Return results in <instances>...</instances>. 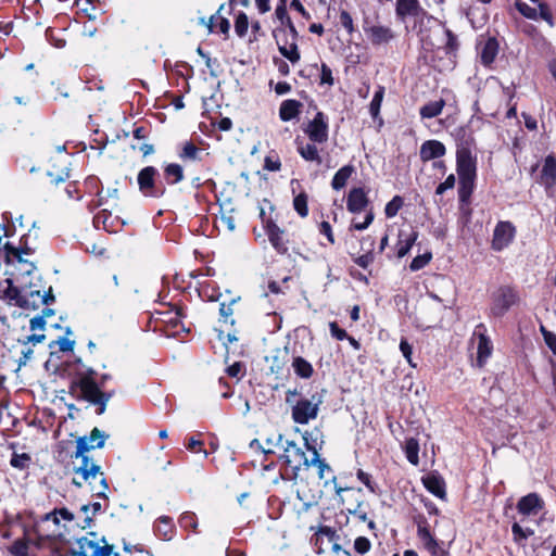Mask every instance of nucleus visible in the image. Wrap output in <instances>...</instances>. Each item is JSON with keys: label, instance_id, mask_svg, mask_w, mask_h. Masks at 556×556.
Instances as JSON below:
<instances>
[{"label": "nucleus", "instance_id": "40", "mask_svg": "<svg viewBox=\"0 0 556 556\" xmlns=\"http://www.w3.org/2000/svg\"><path fill=\"white\" fill-rule=\"evenodd\" d=\"M473 182L475 179L459 180L458 195L460 202L466 203L469 201V198L473 191Z\"/></svg>", "mask_w": 556, "mask_h": 556}, {"label": "nucleus", "instance_id": "47", "mask_svg": "<svg viewBox=\"0 0 556 556\" xmlns=\"http://www.w3.org/2000/svg\"><path fill=\"white\" fill-rule=\"evenodd\" d=\"M55 345L59 346L61 352H70L73 351L75 341L62 337L49 343L50 349H53Z\"/></svg>", "mask_w": 556, "mask_h": 556}, {"label": "nucleus", "instance_id": "3", "mask_svg": "<svg viewBox=\"0 0 556 556\" xmlns=\"http://www.w3.org/2000/svg\"><path fill=\"white\" fill-rule=\"evenodd\" d=\"M78 458H80V465L74 467V472L79 475L85 482H90V478H100L99 485H92V493L98 497L106 498L109 484L101 467L92 463L86 453Z\"/></svg>", "mask_w": 556, "mask_h": 556}, {"label": "nucleus", "instance_id": "17", "mask_svg": "<svg viewBox=\"0 0 556 556\" xmlns=\"http://www.w3.org/2000/svg\"><path fill=\"white\" fill-rule=\"evenodd\" d=\"M543 508L544 502L536 493H529L517 503L518 511L525 516L538 515Z\"/></svg>", "mask_w": 556, "mask_h": 556}, {"label": "nucleus", "instance_id": "24", "mask_svg": "<svg viewBox=\"0 0 556 556\" xmlns=\"http://www.w3.org/2000/svg\"><path fill=\"white\" fill-rule=\"evenodd\" d=\"M304 440H305V446L308 451H312L313 452V458L309 460V467L311 466H316L317 469H318V477L319 479H324L325 478V471H331V468L330 466L326 463L325 459H321L319 457V453L317 451V448L314 446V445H311L309 442H308V439H307V432L305 433V435L303 437Z\"/></svg>", "mask_w": 556, "mask_h": 556}, {"label": "nucleus", "instance_id": "11", "mask_svg": "<svg viewBox=\"0 0 556 556\" xmlns=\"http://www.w3.org/2000/svg\"><path fill=\"white\" fill-rule=\"evenodd\" d=\"M515 227L510 222H498L493 231L492 249L494 251H502L507 248L514 237Z\"/></svg>", "mask_w": 556, "mask_h": 556}, {"label": "nucleus", "instance_id": "38", "mask_svg": "<svg viewBox=\"0 0 556 556\" xmlns=\"http://www.w3.org/2000/svg\"><path fill=\"white\" fill-rule=\"evenodd\" d=\"M293 207L295 212L301 217H306L308 214V207H307V194L305 192H301L298 194L293 200Z\"/></svg>", "mask_w": 556, "mask_h": 556}, {"label": "nucleus", "instance_id": "30", "mask_svg": "<svg viewBox=\"0 0 556 556\" xmlns=\"http://www.w3.org/2000/svg\"><path fill=\"white\" fill-rule=\"evenodd\" d=\"M154 529L163 540H170L174 532L172 518L167 516L160 517L155 522Z\"/></svg>", "mask_w": 556, "mask_h": 556}, {"label": "nucleus", "instance_id": "32", "mask_svg": "<svg viewBox=\"0 0 556 556\" xmlns=\"http://www.w3.org/2000/svg\"><path fill=\"white\" fill-rule=\"evenodd\" d=\"M164 176L168 184H178L184 179V169L179 164L172 163L164 168Z\"/></svg>", "mask_w": 556, "mask_h": 556}, {"label": "nucleus", "instance_id": "6", "mask_svg": "<svg viewBox=\"0 0 556 556\" xmlns=\"http://www.w3.org/2000/svg\"><path fill=\"white\" fill-rule=\"evenodd\" d=\"M157 174V169L153 166H147L139 172L137 182L139 190L146 197L160 198L165 193V188L155 184Z\"/></svg>", "mask_w": 556, "mask_h": 556}, {"label": "nucleus", "instance_id": "34", "mask_svg": "<svg viewBox=\"0 0 556 556\" xmlns=\"http://www.w3.org/2000/svg\"><path fill=\"white\" fill-rule=\"evenodd\" d=\"M418 453H419L418 441L416 439H414V438H410V439L406 440V442H405V454H406L407 460L412 465H415V466L418 465V463H419Z\"/></svg>", "mask_w": 556, "mask_h": 556}, {"label": "nucleus", "instance_id": "43", "mask_svg": "<svg viewBox=\"0 0 556 556\" xmlns=\"http://www.w3.org/2000/svg\"><path fill=\"white\" fill-rule=\"evenodd\" d=\"M517 10L527 18L538 20V11L536 9L530 7L526 2L517 0L515 3Z\"/></svg>", "mask_w": 556, "mask_h": 556}, {"label": "nucleus", "instance_id": "19", "mask_svg": "<svg viewBox=\"0 0 556 556\" xmlns=\"http://www.w3.org/2000/svg\"><path fill=\"white\" fill-rule=\"evenodd\" d=\"M445 146L439 140H427L425 141L419 151L420 160L428 162L434 159L442 157L445 155Z\"/></svg>", "mask_w": 556, "mask_h": 556}, {"label": "nucleus", "instance_id": "39", "mask_svg": "<svg viewBox=\"0 0 556 556\" xmlns=\"http://www.w3.org/2000/svg\"><path fill=\"white\" fill-rule=\"evenodd\" d=\"M384 88L380 86L371 99V102L369 104V112L374 118H376L380 112Z\"/></svg>", "mask_w": 556, "mask_h": 556}, {"label": "nucleus", "instance_id": "21", "mask_svg": "<svg viewBox=\"0 0 556 556\" xmlns=\"http://www.w3.org/2000/svg\"><path fill=\"white\" fill-rule=\"evenodd\" d=\"M541 180L547 187H552L556 184V159L552 154L547 155L544 160L541 170Z\"/></svg>", "mask_w": 556, "mask_h": 556}, {"label": "nucleus", "instance_id": "42", "mask_svg": "<svg viewBox=\"0 0 556 556\" xmlns=\"http://www.w3.org/2000/svg\"><path fill=\"white\" fill-rule=\"evenodd\" d=\"M431 258L432 254L430 252L415 256L409 265L410 270L417 271L424 268L431 261Z\"/></svg>", "mask_w": 556, "mask_h": 556}, {"label": "nucleus", "instance_id": "33", "mask_svg": "<svg viewBox=\"0 0 556 556\" xmlns=\"http://www.w3.org/2000/svg\"><path fill=\"white\" fill-rule=\"evenodd\" d=\"M492 353V343L491 340L488 338V336H481L480 339H478V364L479 366H482L485 362V359L491 355Z\"/></svg>", "mask_w": 556, "mask_h": 556}, {"label": "nucleus", "instance_id": "15", "mask_svg": "<svg viewBox=\"0 0 556 556\" xmlns=\"http://www.w3.org/2000/svg\"><path fill=\"white\" fill-rule=\"evenodd\" d=\"M3 249L7 264L22 262L23 255H30L35 251V249L28 245L26 236L21 238L18 247H14L11 242H5Z\"/></svg>", "mask_w": 556, "mask_h": 556}, {"label": "nucleus", "instance_id": "57", "mask_svg": "<svg viewBox=\"0 0 556 556\" xmlns=\"http://www.w3.org/2000/svg\"><path fill=\"white\" fill-rule=\"evenodd\" d=\"M16 263L22 265V268H21V277L22 278H26L27 276L33 274L34 270L36 269L35 264L25 258H22V262H16Z\"/></svg>", "mask_w": 556, "mask_h": 556}, {"label": "nucleus", "instance_id": "59", "mask_svg": "<svg viewBox=\"0 0 556 556\" xmlns=\"http://www.w3.org/2000/svg\"><path fill=\"white\" fill-rule=\"evenodd\" d=\"M46 325H47V321L43 319V316L37 315L30 319L29 329L31 331L45 330Z\"/></svg>", "mask_w": 556, "mask_h": 556}, {"label": "nucleus", "instance_id": "64", "mask_svg": "<svg viewBox=\"0 0 556 556\" xmlns=\"http://www.w3.org/2000/svg\"><path fill=\"white\" fill-rule=\"evenodd\" d=\"M236 301L232 300L230 303L226 304V303H222L220 306H219V314L220 316L224 318L225 321H227V318L230 317L233 313L232 311V304L235 303Z\"/></svg>", "mask_w": 556, "mask_h": 556}, {"label": "nucleus", "instance_id": "9", "mask_svg": "<svg viewBox=\"0 0 556 556\" xmlns=\"http://www.w3.org/2000/svg\"><path fill=\"white\" fill-rule=\"evenodd\" d=\"M363 29L372 46L387 45L395 38L393 30L383 25H374L369 18L363 21Z\"/></svg>", "mask_w": 556, "mask_h": 556}, {"label": "nucleus", "instance_id": "54", "mask_svg": "<svg viewBox=\"0 0 556 556\" xmlns=\"http://www.w3.org/2000/svg\"><path fill=\"white\" fill-rule=\"evenodd\" d=\"M320 83L330 86L333 85L332 71L325 63L321 64Z\"/></svg>", "mask_w": 556, "mask_h": 556}, {"label": "nucleus", "instance_id": "44", "mask_svg": "<svg viewBox=\"0 0 556 556\" xmlns=\"http://www.w3.org/2000/svg\"><path fill=\"white\" fill-rule=\"evenodd\" d=\"M9 551L14 556H28V542L24 540H16L10 546Z\"/></svg>", "mask_w": 556, "mask_h": 556}, {"label": "nucleus", "instance_id": "63", "mask_svg": "<svg viewBox=\"0 0 556 556\" xmlns=\"http://www.w3.org/2000/svg\"><path fill=\"white\" fill-rule=\"evenodd\" d=\"M281 167V163L278 159L273 160L270 156L265 157L264 168L270 172H277Z\"/></svg>", "mask_w": 556, "mask_h": 556}, {"label": "nucleus", "instance_id": "58", "mask_svg": "<svg viewBox=\"0 0 556 556\" xmlns=\"http://www.w3.org/2000/svg\"><path fill=\"white\" fill-rule=\"evenodd\" d=\"M374 218H375L374 212L370 210L367 212V214L365 216V220L363 223H353L352 228L355 230H365L372 223Z\"/></svg>", "mask_w": 556, "mask_h": 556}, {"label": "nucleus", "instance_id": "49", "mask_svg": "<svg viewBox=\"0 0 556 556\" xmlns=\"http://www.w3.org/2000/svg\"><path fill=\"white\" fill-rule=\"evenodd\" d=\"M541 332L543 334L545 344L551 349L553 354L556 355V334L546 330L543 326H541Z\"/></svg>", "mask_w": 556, "mask_h": 556}, {"label": "nucleus", "instance_id": "16", "mask_svg": "<svg viewBox=\"0 0 556 556\" xmlns=\"http://www.w3.org/2000/svg\"><path fill=\"white\" fill-rule=\"evenodd\" d=\"M264 229L268 236V240L273 248L279 254H286L288 252L287 241L283 238L285 230L281 229L275 222L271 219L266 220V225Z\"/></svg>", "mask_w": 556, "mask_h": 556}, {"label": "nucleus", "instance_id": "26", "mask_svg": "<svg viewBox=\"0 0 556 556\" xmlns=\"http://www.w3.org/2000/svg\"><path fill=\"white\" fill-rule=\"evenodd\" d=\"M355 173V167L351 164H348L341 167L333 176L331 181V187L334 190H341L345 187L346 181L351 178V176Z\"/></svg>", "mask_w": 556, "mask_h": 556}, {"label": "nucleus", "instance_id": "10", "mask_svg": "<svg viewBox=\"0 0 556 556\" xmlns=\"http://www.w3.org/2000/svg\"><path fill=\"white\" fill-rule=\"evenodd\" d=\"M304 132L311 141L324 143L328 140V123L323 112H318L315 117L307 124Z\"/></svg>", "mask_w": 556, "mask_h": 556}, {"label": "nucleus", "instance_id": "53", "mask_svg": "<svg viewBox=\"0 0 556 556\" xmlns=\"http://www.w3.org/2000/svg\"><path fill=\"white\" fill-rule=\"evenodd\" d=\"M46 340V336L43 333H33L30 336L25 337L24 339H18V343L22 345H28V344H37L41 343Z\"/></svg>", "mask_w": 556, "mask_h": 556}, {"label": "nucleus", "instance_id": "1", "mask_svg": "<svg viewBox=\"0 0 556 556\" xmlns=\"http://www.w3.org/2000/svg\"><path fill=\"white\" fill-rule=\"evenodd\" d=\"M97 371L92 367H85L75 374L70 384V394L78 401H86L98 406L97 414L102 415L113 396V392H103L96 381Z\"/></svg>", "mask_w": 556, "mask_h": 556}, {"label": "nucleus", "instance_id": "36", "mask_svg": "<svg viewBox=\"0 0 556 556\" xmlns=\"http://www.w3.org/2000/svg\"><path fill=\"white\" fill-rule=\"evenodd\" d=\"M278 50L281 55L288 59L291 63H296L300 60V52L295 42H292L290 48L278 43Z\"/></svg>", "mask_w": 556, "mask_h": 556}, {"label": "nucleus", "instance_id": "13", "mask_svg": "<svg viewBox=\"0 0 556 556\" xmlns=\"http://www.w3.org/2000/svg\"><path fill=\"white\" fill-rule=\"evenodd\" d=\"M395 15L399 21L404 22L409 16L422 20L427 12L418 0H396Z\"/></svg>", "mask_w": 556, "mask_h": 556}, {"label": "nucleus", "instance_id": "8", "mask_svg": "<svg viewBox=\"0 0 556 556\" xmlns=\"http://www.w3.org/2000/svg\"><path fill=\"white\" fill-rule=\"evenodd\" d=\"M456 169L459 180L476 178V160L468 147H459L456 151Z\"/></svg>", "mask_w": 556, "mask_h": 556}, {"label": "nucleus", "instance_id": "14", "mask_svg": "<svg viewBox=\"0 0 556 556\" xmlns=\"http://www.w3.org/2000/svg\"><path fill=\"white\" fill-rule=\"evenodd\" d=\"M90 536H92V539H88V538H80L78 541H77V544L79 546L80 549L85 551L86 553L88 551H91V555L90 556H117V553H113V545H109V544H104L103 546H100L97 542V533L96 532H89L88 533ZM101 541L103 543H106L105 542V538H102Z\"/></svg>", "mask_w": 556, "mask_h": 556}, {"label": "nucleus", "instance_id": "61", "mask_svg": "<svg viewBox=\"0 0 556 556\" xmlns=\"http://www.w3.org/2000/svg\"><path fill=\"white\" fill-rule=\"evenodd\" d=\"M356 476H357L358 480H361L369 489L370 492H372V493L376 492L375 485L371 482V477L369 473L359 469L357 471Z\"/></svg>", "mask_w": 556, "mask_h": 556}, {"label": "nucleus", "instance_id": "29", "mask_svg": "<svg viewBox=\"0 0 556 556\" xmlns=\"http://www.w3.org/2000/svg\"><path fill=\"white\" fill-rule=\"evenodd\" d=\"M292 367L296 376H299L302 379H309L314 374V369L311 363H308L305 358L301 356H296L293 358Z\"/></svg>", "mask_w": 556, "mask_h": 556}, {"label": "nucleus", "instance_id": "45", "mask_svg": "<svg viewBox=\"0 0 556 556\" xmlns=\"http://www.w3.org/2000/svg\"><path fill=\"white\" fill-rule=\"evenodd\" d=\"M445 35L447 38L446 43H445L446 53L447 54L455 53L459 47L456 35L448 28L445 29Z\"/></svg>", "mask_w": 556, "mask_h": 556}, {"label": "nucleus", "instance_id": "20", "mask_svg": "<svg viewBox=\"0 0 556 556\" xmlns=\"http://www.w3.org/2000/svg\"><path fill=\"white\" fill-rule=\"evenodd\" d=\"M422 483L430 493L439 498H445V482L440 476L433 473L428 475L422 478Z\"/></svg>", "mask_w": 556, "mask_h": 556}, {"label": "nucleus", "instance_id": "60", "mask_svg": "<svg viewBox=\"0 0 556 556\" xmlns=\"http://www.w3.org/2000/svg\"><path fill=\"white\" fill-rule=\"evenodd\" d=\"M330 332L333 338L337 340H343L348 338V333L344 329L340 328L337 323H330Z\"/></svg>", "mask_w": 556, "mask_h": 556}, {"label": "nucleus", "instance_id": "2", "mask_svg": "<svg viewBox=\"0 0 556 556\" xmlns=\"http://www.w3.org/2000/svg\"><path fill=\"white\" fill-rule=\"evenodd\" d=\"M296 389H289L286 392V403L291 406L292 419L295 424L306 425L317 417L323 399L319 394H312L309 399L301 397Z\"/></svg>", "mask_w": 556, "mask_h": 556}, {"label": "nucleus", "instance_id": "18", "mask_svg": "<svg viewBox=\"0 0 556 556\" xmlns=\"http://www.w3.org/2000/svg\"><path fill=\"white\" fill-rule=\"evenodd\" d=\"M369 204V199L363 188H352L348 194L346 208L353 214L363 212Z\"/></svg>", "mask_w": 556, "mask_h": 556}, {"label": "nucleus", "instance_id": "55", "mask_svg": "<svg viewBox=\"0 0 556 556\" xmlns=\"http://www.w3.org/2000/svg\"><path fill=\"white\" fill-rule=\"evenodd\" d=\"M539 9H540V13L538 14V16L540 15V17L542 20H544L551 26H553L554 25L553 16H552V13H551V11L548 9V5L546 3H543V2L539 1Z\"/></svg>", "mask_w": 556, "mask_h": 556}, {"label": "nucleus", "instance_id": "22", "mask_svg": "<svg viewBox=\"0 0 556 556\" xmlns=\"http://www.w3.org/2000/svg\"><path fill=\"white\" fill-rule=\"evenodd\" d=\"M418 238V232L412 230L409 233H405L404 230H400L399 232V241H397V251L396 255L399 258L404 257L410 251L412 247L415 244Z\"/></svg>", "mask_w": 556, "mask_h": 556}, {"label": "nucleus", "instance_id": "52", "mask_svg": "<svg viewBox=\"0 0 556 556\" xmlns=\"http://www.w3.org/2000/svg\"><path fill=\"white\" fill-rule=\"evenodd\" d=\"M454 186H455V176H454L453 174H451V175H448V176L446 177V179H445L443 182H441V184L437 187V189H435V194L441 195V194H443L446 190L454 188Z\"/></svg>", "mask_w": 556, "mask_h": 556}, {"label": "nucleus", "instance_id": "50", "mask_svg": "<svg viewBox=\"0 0 556 556\" xmlns=\"http://www.w3.org/2000/svg\"><path fill=\"white\" fill-rule=\"evenodd\" d=\"M30 457L27 454H14L11 458V466L17 469H24L27 466Z\"/></svg>", "mask_w": 556, "mask_h": 556}, {"label": "nucleus", "instance_id": "5", "mask_svg": "<svg viewBox=\"0 0 556 556\" xmlns=\"http://www.w3.org/2000/svg\"><path fill=\"white\" fill-rule=\"evenodd\" d=\"M518 294L514 288L502 286L492 294L491 314L501 317L517 303Z\"/></svg>", "mask_w": 556, "mask_h": 556}, {"label": "nucleus", "instance_id": "27", "mask_svg": "<svg viewBox=\"0 0 556 556\" xmlns=\"http://www.w3.org/2000/svg\"><path fill=\"white\" fill-rule=\"evenodd\" d=\"M298 152L299 154L308 162H316L318 165L323 163V159L319 155L318 149L313 143L303 144V142H298Z\"/></svg>", "mask_w": 556, "mask_h": 556}, {"label": "nucleus", "instance_id": "46", "mask_svg": "<svg viewBox=\"0 0 556 556\" xmlns=\"http://www.w3.org/2000/svg\"><path fill=\"white\" fill-rule=\"evenodd\" d=\"M178 522H179L180 527H182L185 529L191 528V529L195 530L198 527L195 515L191 511L184 513L179 517Z\"/></svg>", "mask_w": 556, "mask_h": 556}, {"label": "nucleus", "instance_id": "25", "mask_svg": "<svg viewBox=\"0 0 556 556\" xmlns=\"http://www.w3.org/2000/svg\"><path fill=\"white\" fill-rule=\"evenodd\" d=\"M288 355L287 349L281 351L280 349H277L274 351V354L270 356H266V362L269 363V371L270 374H274L278 376L281 374L285 364H286V357Z\"/></svg>", "mask_w": 556, "mask_h": 556}, {"label": "nucleus", "instance_id": "56", "mask_svg": "<svg viewBox=\"0 0 556 556\" xmlns=\"http://www.w3.org/2000/svg\"><path fill=\"white\" fill-rule=\"evenodd\" d=\"M400 350L403 354V356L407 359V362L413 366L415 367L416 365L413 364L412 362V353H413V348L412 345L407 342L406 339H402L401 342H400Z\"/></svg>", "mask_w": 556, "mask_h": 556}, {"label": "nucleus", "instance_id": "4", "mask_svg": "<svg viewBox=\"0 0 556 556\" xmlns=\"http://www.w3.org/2000/svg\"><path fill=\"white\" fill-rule=\"evenodd\" d=\"M279 444L283 448L281 458L288 466L292 467L295 471L300 470L302 466L309 467L308 463L311 459L306 457L304 451L294 441L286 440L283 444V437L279 434L276 445Z\"/></svg>", "mask_w": 556, "mask_h": 556}, {"label": "nucleus", "instance_id": "7", "mask_svg": "<svg viewBox=\"0 0 556 556\" xmlns=\"http://www.w3.org/2000/svg\"><path fill=\"white\" fill-rule=\"evenodd\" d=\"M108 434L99 428H93L89 435H84L76 441V451L72 454L73 458H78L83 454L93 448H101L104 446Z\"/></svg>", "mask_w": 556, "mask_h": 556}, {"label": "nucleus", "instance_id": "62", "mask_svg": "<svg viewBox=\"0 0 556 556\" xmlns=\"http://www.w3.org/2000/svg\"><path fill=\"white\" fill-rule=\"evenodd\" d=\"M319 231L320 233L325 235L328 239V241L333 244L334 243V238H333V233H332V229H331V226L328 222H321L320 225H319Z\"/></svg>", "mask_w": 556, "mask_h": 556}, {"label": "nucleus", "instance_id": "12", "mask_svg": "<svg viewBox=\"0 0 556 556\" xmlns=\"http://www.w3.org/2000/svg\"><path fill=\"white\" fill-rule=\"evenodd\" d=\"M7 281H8L9 286H8L7 290L4 291L5 298H8L11 301H14L15 304L21 308H24V309H37L38 308V303L30 302L27 294H25L26 283L21 282L20 286H14L12 280L8 279Z\"/></svg>", "mask_w": 556, "mask_h": 556}, {"label": "nucleus", "instance_id": "51", "mask_svg": "<svg viewBox=\"0 0 556 556\" xmlns=\"http://www.w3.org/2000/svg\"><path fill=\"white\" fill-rule=\"evenodd\" d=\"M340 23L349 34L354 31L353 18L348 11L342 10L340 12Z\"/></svg>", "mask_w": 556, "mask_h": 556}, {"label": "nucleus", "instance_id": "41", "mask_svg": "<svg viewBox=\"0 0 556 556\" xmlns=\"http://www.w3.org/2000/svg\"><path fill=\"white\" fill-rule=\"evenodd\" d=\"M200 149L192 142H186L181 152L179 153L180 159L195 161L199 159Z\"/></svg>", "mask_w": 556, "mask_h": 556}, {"label": "nucleus", "instance_id": "28", "mask_svg": "<svg viewBox=\"0 0 556 556\" xmlns=\"http://www.w3.org/2000/svg\"><path fill=\"white\" fill-rule=\"evenodd\" d=\"M498 52V43L495 38H489L481 50V62L490 65L495 60Z\"/></svg>", "mask_w": 556, "mask_h": 556}, {"label": "nucleus", "instance_id": "48", "mask_svg": "<svg viewBox=\"0 0 556 556\" xmlns=\"http://www.w3.org/2000/svg\"><path fill=\"white\" fill-rule=\"evenodd\" d=\"M370 547L371 543L366 536H358L354 541V549L361 555L368 553Z\"/></svg>", "mask_w": 556, "mask_h": 556}, {"label": "nucleus", "instance_id": "23", "mask_svg": "<svg viewBox=\"0 0 556 556\" xmlns=\"http://www.w3.org/2000/svg\"><path fill=\"white\" fill-rule=\"evenodd\" d=\"M302 103L298 100H285L279 108V117L283 122H289L295 118L301 111Z\"/></svg>", "mask_w": 556, "mask_h": 556}, {"label": "nucleus", "instance_id": "35", "mask_svg": "<svg viewBox=\"0 0 556 556\" xmlns=\"http://www.w3.org/2000/svg\"><path fill=\"white\" fill-rule=\"evenodd\" d=\"M248 28H249L248 15L244 12H239L237 14L236 21H235V31H236L237 36H239L240 38H243L248 33Z\"/></svg>", "mask_w": 556, "mask_h": 556}, {"label": "nucleus", "instance_id": "31", "mask_svg": "<svg viewBox=\"0 0 556 556\" xmlns=\"http://www.w3.org/2000/svg\"><path fill=\"white\" fill-rule=\"evenodd\" d=\"M445 105V101L440 99L438 101H432L422 105L419 110V114L421 118H433L441 114L443 108Z\"/></svg>", "mask_w": 556, "mask_h": 556}, {"label": "nucleus", "instance_id": "37", "mask_svg": "<svg viewBox=\"0 0 556 556\" xmlns=\"http://www.w3.org/2000/svg\"><path fill=\"white\" fill-rule=\"evenodd\" d=\"M404 204V200L401 195H395L391 201H389L384 207V213L388 218H392L396 216L399 211L402 208Z\"/></svg>", "mask_w": 556, "mask_h": 556}]
</instances>
